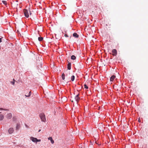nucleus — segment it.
<instances>
[{
  "label": "nucleus",
  "mask_w": 148,
  "mask_h": 148,
  "mask_svg": "<svg viewBox=\"0 0 148 148\" xmlns=\"http://www.w3.org/2000/svg\"><path fill=\"white\" fill-rule=\"evenodd\" d=\"M40 116L42 121L45 122L46 121V119L45 118V115L43 113L40 114Z\"/></svg>",
  "instance_id": "1"
},
{
  "label": "nucleus",
  "mask_w": 148,
  "mask_h": 148,
  "mask_svg": "<svg viewBox=\"0 0 148 148\" xmlns=\"http://www.w3.org/2000/svg\"><path fill=\"white\" fill-rule=\"evenodd\" d=\"M24 12L25 16L27 18H28L29 16L28 10L26 9H24Z\"/></svg>",
  "instance_id": "2"
},
{
  "label": "nucleus",
  "mask_w": 148,
  "mask_h": 148,
  "mask_svg": "<svg viewBox=\"0 0 148 148\" xmlns=\"http://www.w3.org/2000/svg\"><path fill=\"white\" fill-rule=\"evenodd\" d=\"M112 55L113 56H116L117 54V51L116 49H113L112 51Z\"/></svg>",
  "instance_id": "3"
},
{
  "label": "nucleus",
  "mask_w": 148,
  "mask_h": 148,
  "mask_svg": "<svg viewBox=\"0 0 148 148\" xmlns=\"http://www.w3.org/2000/svg\"><path fill=\"white\" fill-rule=\"evenodd\" d=\"M8 132L10 134H11L14 131V130L13 128H10L8 130Z\"/></svg>",
  "instance_id": "4"
},
{
  "label": "nucleus",
  "mask_w": 148,
  "mask_h": 148,
  "mask_svg": "<svg viewBox=\"0 0 148 148\" xmlns=\"http://www.w3.org/2000/svg\"><path fill=\"white\" fill-rule=\"evenodd\" d=\"M79 94H77L75 97V100L77 102L79 101Z\"/></svg>",
  "instance_id": "5"
},
{
  "label": "nucleus",
  "mask_w": 148,
  "mask_h": 148,
  "mask_svg": "<svg viewBox=\"0 0 148 148\" xmlns=\"http://www.w3.org/2000/svg\"><path fill=\"white\" fill-rule=\"evenodd\" d=\"M7 118L8 119H10L12 117V114L11 113H9L7 115Z\"/></svg>",
  "instance_id": "6"
},
{
  "label": "nucleus",
  "mask_w": 148,
  "mask_h": 148,
  "mask_svg": "<svg viewBox=\"0 0 148 148\" xmlns=\"http://www.w3.org/2000/svg\"><path fill=\"white\" fill-rule=\"evenodd\" d=\"M30 139L34 142H36L37 138H36L31 137H30Z\"/></svg>",
  "instance_id": "7"
},
{
  "label": "nucleus",
  "mask_w": 148,
  "mask_h": 148,
  "mask_svg": "<svg viewBox=\"0 0 148 148\" xmlns=\"http://www.w3.org/2000/svg\"><path fill=\"white\" fill-rule=\"evenodd\" d=\"M68 64H67V68L69 70H70L71 69V63L69 62H68Z\"/></svg>",
  "instance_id": "8"
},
{
  "label": "nucleus",
  "mask_w": 148,
  "mask_h": 148,
  "mask_svg": "<svg viewBox=\"0 0 148 148\" xmlns=\"http://www.w3.org/2000/svg\"><path fill=\"white\" fill-rule=\"evenodd\" d=\"M116 77V76L114 75H112L110 78V81L111 82H112L113 81L114 79H115V78Z\"/></svg>",
  "instance_id": "9"
},
{
  "label": "nucleus",
  "mask_w": 148,
  "mask_h": 148,
  "mask_svg": "<svg viewBox=\"0 0 148 148\" xmlns=\"http://www.w3.org/2000/svg\"><path fill=\"white\" fill-rule=\"evenodd\" d=\"M20 127V124L19 123H18L17 124L16 127V130H18Z\"/></svg>",
  "instance_id": "10"
},
{
  "label": "nucleus",
  "mask_w": 148,
  "mask_h": 148,
  "mask_svg": "<svg viewBox=\"0 0 148 148\" xmlns=\"http://www.w3.org/2000/svg\"><path fill=\"white\" fill-rule=\"evenodd\" d=\"M73 36L75 38H78L79 35L76 33H74L73 34Z\"/></svg>",
  "instance_id": "11"
},
{
  "label": "nucleus",
  "mask_w": 148,
  "mask_h": 148,
  "mask_svg": "<svg viewBox=\"0 0 148 148\" xmlns=\"http://www.w3.org/2000/svg\"><path fill=\"white\" fill-rule=\"evenodd\" d=\"M48 139L51 140V143L52 144H53L54 143V141L53 140L52 138L51 137H49L48 138Z\"/></svg>",
  "instance_id": "12"
},
{
  "label": "nucleus",
  "mask_w": 148,
  "mask_h": 148,
  "mask_svg": "<svg viewBox=\"0 0 148 148\" xmlns=\"http://www.w3.org/2000/svg\"><path fill=\"white\" fill-rule=\"evenodd\" d=\"M4 118V116L1 114L0 115V120L1 121L3 120Z\"/></svg>",
  "instance_id": "13"
},
{
  "label": "nucleus",
  "mask_w": 148,
  "mask_h": 148,
  "mask_svg": "<svg viewBox=\"0 0 148 148\" xmlns=\"http://www.w3.org/2000/svg\"><path fill=\"white\" fill-rule=\"evenodd\" d=\"M76 57L74 55H72L71 57V59L73 60H75L76 59Z\"/></svg>",
  "instance_id": "14"
},
{
  "label": "nucleus",
  "mask_w": 148,
  "mask_h": 148,
  "mask_svg": "<svg viewBox=\"0 0 148 148\" xmlns=\"http://www.w3.org/2000/svg\"><path fill=\"white\" fill-rule=\"evenodd\" d=\"M43 39V38L42 37H39L38 38V40L40 41H41Z\"/></svg>",
  "instance_id": "15"
},
{
  "label": "nucleus",
  "mask_w": 148,
  "mask_h": 148,
  "mask_svg": "<svg viewBox=\"0 0 148 148\" xmlns=\"http://www.w3.org/2000/svg\"><path fill=\"white\" fill-rule=\"evenodd\" d=\"M75 79V76L74 75H72L71 77V80L73 81Z\"/></svg>",
  "instance_id": "16"
},
{
  "label": "nucleus",
  "mask_w": 148,
  "mask_h": 148,
  "mask_svg": "<svg viewBox=\"0 0 148 148\" xmlns=\"http://www.w3.org/2000/svg\"><path fill=\"white\" fill-rule=\"evenodd\" d=\"M62 77L63 80H64L65 79V75L64 73L62 74Z\"/></svg>",
  "instance_id": "17"
},
{
  "label": "nucleus",
  "mask_w": 148,
  "mask_h": 148,
  "mask_svg": "<svg viewBox=\"0 0 148 148\" xmlns=\"http://www.w3.org/2000/svg\"><path fill=\"white\" fill-rule=\"evenodd\" d=\"M15 80L13 79V81H11L10 82V83L13 85H14V84Z\"/></svg>",
  "instance_id": "18"
},
{
  "label": "nucleus",
  "mask_w": 148,
  "mask_h": 148,
  "mask_svg": "<svg viewBox=\"0 0 148 148\" xmlns=\"http://www.w3.org/2000/svg\"><path fill=\"white\" fill-rule=\"evenodd\" d=\"M31 91H30L29 92V93L28 94V95H25V96L26 97H29L30 96V95H31Z\"/></svg>",
  "instance_id": "19"
},
{
  "label": "nucleus",
  "mask_w": 148,
  "mask_h": 148,
  "mask_svg": "<svg viewBox=\"0 0 148 148\" xmlns=\"http://www.w3.org/2000/svg\"><path fill=\"white\" fill-rule=\"evenodd\" d=\"M3 3L5 5H7V3L6 2V1H2Z\"/></svg>",
  "instance_id": "20"
},
{
  "label": "nucleus",
  "mask_w": 148,
  "mask_h": 148,
  "mask_svg": "<svg viewBox=\"0 0 148 148\" xmlns=\"http://www.w3.org/2000/svg\"><path fill=\"white\" fill-rule=\"evenodd\" d=\"M84 88L86 89H88V87L86 85V84H85L84 85Z\"/></svg>",
  "instance_id": "21"
},
{
  "label": "nucleus",
  "mask_w": 148,
  "mask_h": 148,
  "mask_svg": "<svg viewBox=\"0 0 148 148\" xmlns=\"http://www.w3.org/2000/svg\"><path fill=\"white\" fill-rule=\"evenodd\" d=\"M41 141V140L40 139H37V140H36V142H40Z\"/></svg>",
  "instance_id": "22"
},
{
  "label": "nucleus",
  "mask_w": 148,
  "mask_h": 148,
  "mask_svg": "<svg viewBox=\"0 0 148 148\" xmlns=\"http://www.w3.org/2000/svg\"><path fill=\"white\" fill-rule=\"evenodd\" d=\"M64 36H65V37H68V35H67V34H64Z\"/></svg>",
  "instance_id": "23"
},
{
  "label": "nucleus",
  "mask_w": 148,
  "mask_h": 148,
  "mask_svg": "<svg viewBox=\"0 0 148 148\" xmlns=\"http://www.w3.org/2000/svg\"><path fill=\"white\" fill-rule=\"evenodd\" d=\"M29 11V14L30 15H31L32 14V13L30 11V10Z\"/></svg>",
  "instance_id": "24"
},
{
  "label": "nucleus",
  "mask_w": 148,
  "mask_h": 148,
  "mask_svg": "<svg viewBox=\"0 0 148 148\" xmlns=\"http://www.w3.org/2000/svg\"><path fill=\"white\" fill-rule=\"evenodd\" d=\"M0 110H5L3 109V108H0Z\"/></svg>",
  "instance_id": "25"
},
{
  "label": "nucleus",
  "mask_w": 148,
  "mask_h": 148,
  "mask_svg": "<svg viewBox=\"0 0 148 148\" xmlns=\"http://www.w3.org/2000/svg\"><path fill=\"white\" fill-rule=\"evenodd\" d=\"M2 38H0V42H1Z\"/></svg>",
  "instance_id": "26"
},
{
  "label": "nucleus",
  "mask_w": 148,
  "mask_h": 148,
  "mask_svg": "<svg viewBox=\"0 0 148 148\" xmlns=\"http://www.w3.org/2000/svg\"><path fill=\"white\" fill-rule=\"evenodd\" d=\"M138 121L139 122H140V119H138Z\"/></svg>",
  "instance_id": "27"
},
{
  "label": "nucleus",
  "mask_w": 148,
  "mask_h": 148,
  "mask_svg": "<svg viewBox=\"0 0 148 148\" xmlns=\"http://www.w3.org/2000/svg\"><path fill=\"white\" fill-rule=\"evenodd\" d=\"M41 131V130H39L38 131V132H40V131Z\"/></svg>",
  "instance_id": "28"
},
{
  "label": "nucleus",
  "mask_w": 148,
  "mask_h": 148,
  "mask_svg": "<svg viewBox=\"0 0 148 148\" xmlns=\"http://www.w3.org/2000/svg\"><path fill=\"white\" fill-rule=\"evenodd\" d=\"M72 101V102H73V100H72V101Z\"/></svg>",
  "instance_id": "29"
},
{
  "label": "nucleus",
  "mask_w": 148,
  "mask_h": 148,
  "mask_svg": "<svg viewBox=\"0 0 148 148\" xmlns=\"http://www.w3.org/2000/svg\"><path fill=\"white\" fill-rule=\"evenodd\" d=\"M26 127H27V125H26Z\"/></svg>",
  "instance_id": "30"
},
{
  "label": "nucleus",
  "mask_w": 148,
  "mask_h": 148,
  "mask_svg": "<svg viewBox=\"0 0 148 148\" xmlns=\"http://www.w3.org/2000/svg\"><path fill=\"white\" fill-rule=\"evenodd\" d=\"M26 127H27V125H26Z\"/></svg>",
  "instance_id": "31"
},
{
  "label": "nucleus",
  "mask_w": 148,
  "mask_h": 148,
  "mask_svg": "<svg viewBox=\"0 0 148 148\" xmlns=\"http://www.w3.org/2000/svg\"><path fill=\"white\" fill-rule=\"evenodd\" d=\"M1 113V112H0V113Z\"/></svg>",
  "instance_id": "32"
}]
</instances>
